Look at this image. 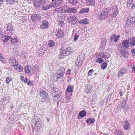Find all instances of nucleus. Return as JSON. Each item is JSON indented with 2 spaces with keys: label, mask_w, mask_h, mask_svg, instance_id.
I'll use <instances>...</instances> for the list:
<instances>
[{
  "label": "nucleus",
  "mask_w": 135,
  "mask_h": 135,
  "mask_svg": "<svg viewBox=\"0 0 135 135\" xmlns=\"http://www.w3.org/2000/svg\"><path fill=\"white\" fill-rule=\"evenodd\" d=\"M15 0H6V2L8 4H12L14 3Z\"/></svg>",
  "instance_id": "nucleus-37"
},
{
  "label": "nucleus",
  "mask_w": 135,
  "mask_h": 135,
  "mask_svg": "<svg viewBox=\"0 0 135 135\" xmlns=\"http://www.w3.org/2000/svg\"><path fill=\"white\" fill-rule=\"evenodd\" d=\"M131 47L135 46V37L130 40Z\"/></svg>",
  "instance_id": "nucleus-26"
},
{
  "label": "nucleus",
  "mask_w": 135,
  "mask_h": 135,
  "mask_svg": "<svg viewBox=\"0 0 135 135\" xmlns=\"http://www.w3.org/2000/svg\"><path fill=\"white\" fill-rule=\"evenodd\" d=\"M89 11V8H82L80 11V12L81 13H87Z\"/></svg>",
  "instance_id": "nucleus-25"
},
{
  "label": "nucleus",
  "mask_w": 135,
  "mask_h": 135,
  "mask_svg": "<svg viewBox=\"0 0 135 135\" xmlns=\"http://www.w3.org/2000/svg\"><path fill=\"white\" fill-rule=\"evenodd\" d=\"M133 0H128L127 3V6L128 7H129L132 3Z\"/></svg>",
  "instance_id": "nucleus-48"
},
{
  "label": "nucleus",
  "mask_w": 135,
  "mask_h": 135,
  "mask_svg": "<svg viewBox=\"0 0 135 135\" xmlns=\"http://www.w3.org/2000/svg\"><path fill=\"white\" fill-rule=\"evenodd\" d=\"M28 79L27 78L24 79L23 81L25 83H26L28 81Z\"/></svg>",
  "instance_id": "nucleus-58"
},
{
  "label": "nucleus",
  "mask_w": 135,
  "mask_h": 135,
  "mask_svg": "<svg viewBox=\"0 0 135 135\" xmlns=\"http://www.w3.org/2000/svg\"><path fill=\"white\" fill-rule=\"evenodd\" d=\"M115 133V135H123V133L119 130L117 131Z\"/></svg>",
  "instance_id": "nucleus-46"
},
{
  "label": "nucleus",
  "mask_w": 135,
  "mask_h": 135,
  "mask_svg": "<svg viewBox=\"0 0 135 135\" xmlns=\"http://www.w3.org/2000/svg\"><path fill=\"white\" fill-rule=\"evenodd\" d=\"M86 112L84 110L80 111L79 114V115L81 117V118L84 117L86 115Z\"/></svg>",
  "instance_id": "nucleus-27"
},
{
  "label": "nucleus",
  "mask_w": 135,
  "mask_h": 135,
  "mask_svg": "<svg viewBox=\"0 0 135 135\" xmlns=\"http://www.w3.org/2000/svg\"><path fill=\"white\" fill-rule=\"evenodd\" d=\"M27 84L28 85H31L32 84V82L31 81H28Z\"/></svg>",
  "instance_id": "nucleus-60"
},
{
  "label": "nucleus",
  "mask_w": 135,
  "mask_h": 135,
  "mask_svg": "<svg viewBox=\"0 0 135 135\" xmlns=\"http://www.w3.org/2000/svg\"><path fill=\"white\" fill-rule=\"evenodd\" d=\"M46 119H47V120L49 122V120H50V119L49 118H48V117H47L46 118Z\"/></svg>",
  "instance_id": "nucleus-63"
},
{
  "label": "nucleus",
  "mask_w": 135,
  "mask_h": 135,
  "mask_svg": "<svg viewBox=\"0 0 135 135\" xmlns=\"http://www.w3.org/2000/svg\"><path fill=\"white\" fill-rule=\"evenodd\" d=\"M72 51V50L71 47L66 48L61 52L60 54L59 55V57L60 59H62L64 58V56H67L70 54Z\"/></svg>",
  "instance_id": "nucleus-2"
},
{
  "label": "nucleus",
  "mask_w": 135,
  "mask_h": 135,
  "mask_svg": "<svg viewBox=\"0 0 135 135\" xmlns=\"http://www.w3.org/2000/svg\"><path fill=\"white\" fill-rule=\"evenodd\" d=\"M65 68L63 67H61L60 69H59L57 73V77L61 78L65 74Z\"/></svg>",
  "instance_id": "nucleus-3"
},
{
  "label": "nucleus",
  "mask_w": 135,
  "mask_h": 135,
  "mask_svg": "<svg viewBox=\"0 0 135 135\" xmlns=\"http://www.w3.org/2000/svg\"><path fill=\"white\" fill-rule=\"evenodd\" d=\"M107 65V64L106 63L104 62L102 64L101 67L103 69H104L106 68Z\"/></svg>",
  "instance_id": "nucleus-47"
},
{
  "label": "nucleus",
  "mask_w": 135,
  "mask_h": 135,
  "mask_svg": "<svg viewBox=\"0 0 135 135\" xmlns=\"http://www.w3.org/2000/svg\"><path fill=\"white\" fill-rule=\"evenodd\" d=\"M124 57L125 58H127L128 57V53L127 52H126L125 53H124Z\"/></svg>",
  "instance_id": "nucleus-54"
},
{
  "label": "nucleus",
  "mask_w": 135,
  "mask_h": 135,
  "mask_svg": "<svg viewBox=\"0 0 135 135\" xmlns=\"http://www.w3.org/2000/svg\"><path fill=\"white\" fill-rule=\"evenodd\" d=\"M12 80V78L10 77L7 76L6 78V82L7 84H8Z\"/></svg>",
  "instance_id": "nucleus-36"
},
{
  "label": "nucleus",
  "mask_w": 135,
  "mask_h": 135,
  "mask_svg": "<svg viewBox=\"0 0 135 135\" xmlns=\"http://www.w3.org/2000/svg\"><path fill=\"white\" fill-rule=\"evenodd\" d=\"M77 10L74 8H70L69 7L68 13H75L77 12Z\"/></svg>",
  "instance_id": "nucleus-28"
},
{
  "label": "nucleus",
  "mask_w": 135,
  "mask_h": 135,
  "mask_svg": "<svg viewBox=\"0 0 135 135\" xmlns=\"http://www.w3.org/2000/svg\"><path fill=\"white\" fill-rule=\"evenodd\" d=\"M75 18L76 17H75L71 16L68 18V21L69 23H72Z\"/></svg>",
  "instance_id": "nucleus-30"
},
{
  "label": "nucleus",
  "mask_w": 135,
  "mask_h": 135,
  "mask_svg": "<svg viewBox=\"0 0 135 135\" xmlns=\"http://www.w3.org/2000/svg\"><path fill=\"white\" fill-rule=\"evenodd\" d=\"M116 35L115 34H113V35H111L110 37V39L111 41H112L113 39L114 38L115 36Z\"/></svg>",
  "instance_id": "nucleus-50"
},
{
  "label": "nucleus",
  "mask_w": 135,
  "mask_h": 135,
  "mask_svg": "<svg viewBox=\"0 0 135 135\" xmlns=\"http://www.w3.org/2000/svg\"><path fill=\"white\" fill-rule=\"evenodd\" d=\"M134 23H135V17L129 16L128 17L126 25L127 27H129L131 25Z\"/></svg>",
  "instance_id": "nucleus-4"
},
{
  "label": "nucleus",
  "mask_w": 135,
  "mask_h": 135,
  "mask_svg": "<svg viewBox=\"0 0 135 135\" xmlns=\"http://www.w3.org/2000/svg\"><path fill=\"white\" fill-rule=\"evenodd\" d=\"M126 52V51L123 50H121L120 52L122 55L124 56V53H125Z\"/></svg>",
  "instance_id": "nucleus-52"
},
{
  "label": "nucleus",
  "mask_w": 135,
  "mask_h": 135,
  "mask_svg": "<svg viewBox=\"0 0 135 135\" xmlns=\"http://www.w3.org/2000/svg\"><path fill=\"white\" fill-rule=\"evenodd\" d=\"M135 8V5L134 4H132L131 6V8L132 9H134Z\"/></svg>",
  "instance_id": "nucleus-57"
},
{
  "label": "nucleus",
  "mask_w": 135,
  "mask_h": 135,
  "mask_svg": "<svg viewBox=\"0 0 135 135\" xmlns=\"http://www.w3.org/2000/svg\"><path fill=\"white\" fill-rule=\"evenodd\" d=\"M4 1V0H0V5L3 4V2Z\"/></svg>",
  "instance_id": "nucleus-59"
},
{
  "label": "nucleus",
  "mask_w": 135,
  "mask_h": 135,
  "mask_svg": "<svg viewBox=\"0 0 135 135\" xmlns=\"http://www.w3.org/2000/svg\"><path fill=\"white\" fill-rule=\"evenodd\" d=\"M87 3L91 6H94L95 5L94 1L93 0H87Z\"/></svg>",
  "instance_id": "nucleus-33"
},
{
  "label": "nucleus",
  "mask_w": 135,
  "mask_h": 135,
  "mask_svg": "<svg viewBox=\"0 0 135 135\" xmlns=\"http://www.w3.org/2000/svg\"><path fill=\"white\" fill-rule=\"evenodd\" d=\"M130 44V40H124L122 43L124 47L126 49H127L128 47H131Z\"/></svg>",
  "instance_id": "nucleus-9"
},
{
  "label": "nucleus",
  "mask_w": 135,
  "mask_h": 135,
  "mask_svg": "<svg viewBox=\"0 0 135 135\" xmlns=\"http://www.w3.org/2000/svg\"><path fill=\"white\" fill-rule=\"evenodd\" d=\"M64 32L62 30H59L56 36L59 38H61L64 36Z\"/></svg>",
  "instance_id": "nucleus-15"
},
{
  "label": "nucleus",
  "mask_w": 135,
  "mask_h": 135,
  "mask_svg": "<svg viewBox=\"0 0 135 135\" xmlns=\"http://www.w3.org/2000/svg\"><path fill=\"white\" fill-rule=\"evenodd\" d=\"M55 2L56 4L59 5L62 3V0H55Z\"/></svg>",
  "instance_id": "nucleus-43"
},
{
  "label": "nucleus",
  "mask_w": 135,
  "mask_h": 135,
  "mask_svg": "<svg viewBox=\"0 0 135 135\" xmlns=\"http://www.w3.org/2000/svg\"><path fill=\"white\" fill-rule=\"evenodd\" d=\"M124 129L127 130L129 129L130 127V123L127 121H126L124 122Z\"/></svg>",
  "instance_id": "nucleus-21"
},
{
  "label": "nucleus",
  "mask_w": 135,
  "mask_h": 135,
  "mask_svg": "<svg viewBox=\"0 0 135 135\" xmlns=\"http://www.w3.org/2000/svg\"><path fill=\"white\" fill-rule=\"evenodd\" d=\"M118 108L119 109H121L122 108L123 109H126V107L125 104L121 102H120L119 104Z\"/></svg>",
  "instance_id": "nucleus-19"
},
{
  "label": "nucleus",
  "mask_w": 135,
  "mask_h": 135,
  "mask_svg": "<svg viewBox=\"0 0 135 135\" xmlns=\"http://www.w3.org/2000/svg\"><path fill=\"white\" fill-rule=\"evenodd\" d=\"M11 43L14 45H16L17 42V39L16 38H12L11 37Z\"/></svg>",
  "instance_id": "nucleus-32"
},
{
  "label": "nucleus",
  "mask_w": 135,
  "mask_h": 135,
  "mask_svg": "<svg viewBox=\"0 0 135 135\" xmlns=\"http://www.w3.org/2000/svg\"><path fill=\"white\" fill-rule=\"evenodd\" d=\"M128 71V70L126 68H123L121 69L118 72L117 77L119 78L123 75L126 74Z\"/></svg>",
  "instance_id": "nucleus-5"
},
{
  "label": "nucleus",
  "mask_w": 135,
  "mask_h": 135,
  "mask_svg": "<svg viewBox=\"0 0 135 135\" xmlns=\"http://www.w3.org/2000/svg\"><path fill=\"white\" fill-rule=\"evenodd\" d=\"M93 70V69H91L89 71L88 73V75H91V73H92Z\"/></svg>",
  "instance_id": "nucleus-53"
},
{
  "label": "nucleus",
  "mask_w": 135,
  "mask_h": 135,
  "mask_svg": "<svg viewBox=\"0 0 135 135\" xmlns=\"http://www.w3.org/2000/svg\"><path fill=\"white\" fill-rule=\"evenodd\" d=\"M57 90V89L56 87L53 88L52 89L51 91L53 95L56 96L57 94H58Z\"/></svg>",
  "instance_id": "nucleus-17"
},
{
  "label": "nucleus",
  "mask_w": 135,
  "mask_h": 135,
  "mask_svg": "<svg viewBox=\"0 0 135 135\" xmlns=\"http://www.w3.org/2000/svg\"><path fill=\"white\" fill-rule=\"evenodd\" d=\"M79 23H80L84 24H88V20L86 18H85L80 21H79Z\"/></svg>",
  "instance_id": "nucleus-29"
},
{
  "label": "nucleus",
  "mask_w": 135,
  "mask_h": 135,
  "mask_svg": "<svg viewBox=\"0 0 135 135\" xmlns=\"http://www.w3.org/2000/svg\"><path fill=\"white\" fill-rule=\"evenodd\" d=\"M85 57V56L84 54L83 53H81L80 54L78 58L79 59H80V60H82V61H83V59Z\"/></svg>",
  "instance_id": "nucleus-34"
},
{
  "label": "nucleus",
  "mask_w": 135,
  "mask_h": 135,
  "mask_svg": "<svg viewBox=\"0 0 135 135\" xmlns=\"http://www.w3.org/2000/svg\"><path fill=\"white\" fill-rule=\"evenodd\" d=\"M11 38L10 36H6L4 39H3V41L4 42H7L8 41V40L9 39H11Z\"/></svg>",
  "instance_id": "nucleus-35"
},
{
  "label": "nucleus",
  "mask_w": 135,
  "mask_h": 135,
  "mask_svg": "<svg viewBox=\"0 0 135 135\" xmlns=\"http://www.w3.org/2000/svg\"><path fill=\"white\" fill-rule=\"evenodd\" d=\"M13 108V106H12V107H11V109H12Z\"/></svg>",
  "instance_id": "nucleus-64"
},
{
  "label": "nucleus",
  "mask_w": 135,
  "mask_h": 135,
  "mask_svg": "<svg viewBox=\"0 0 135 135\" xmlns=\"http://www.w3.org/2000/svg\"><path fill=\"white\" fill-rule=\"evenodd\" d=\"M120 37V36L119 35H117V36H115V37L114 38V42H117L118 40L119 39V38Z\"/></svg>",
  "instance_id": "nucleus-45"
},
{
  "label": "nucleus",
  "mask_w": 135,
  "mask_h": 135,
  "mask_svg": "<svg viewBox=\"0 0 135 135\" xmlns=\"http://www.w3.org/2000/svg\"><path fill=\"white\" fill-rule=\"evenodd\" d=\"M5 35H2V38H4V37H5Z\"/></svg>",
  "instance_id": "nucleus-62"
},
{
  "label": "nucleus",
  "mask_w": 135,
  "mask_h": 135,
  "mask_svg": "<svg viewBox=\"0 0 135 135\" xmlns=\"http://www.w3.org/2000/svg\"><path fill=\"white\" fill-rule=\"evenodd\" d=\"M42 126V123L38 121L35 124V126L37 127L38 129H40V128Z\"/></svg>",
  "instance_id": "nucleus-31"
},
{
  "label": "nucleus",
  "mask_w": 135,
  "mask_h": 135,
  "mask_svg": "<svg viewBox=\"0 0 135 135\" xmlns=\"http://www.w3.org/2000/svg\"><path fill=\"white\" fill-rule=\"evenodd\" d=\"M55 11L58 13H61L62 12V8L60 7V8H56L55 9Z\"/></svg>",
  "instance_id": "nucleus-40"
},
{
  "label": "nucleus",
  "mask_w": 135,
  "mask_h": 135,
  "mask_svg": "<svg viewBox=\"0 0 135 135\" xmlns=\"http://www.w3.org/2000/svg\"><path fill=\"white\" fill-rule=\"evenodd\" d=\"M31 70V67L29 65L27 66L25 68V72L27 73H30Z\"/></svg>",
  "instance_id": "nucleus-18"
},
{
  "label": "nucleus",
  "mask_w": 135,
  "mask_h": 135,
  "mask_svg": "<svg viewBox=\"0 0 135 135\" xmlns=\"http://www.w3.org/2000/svg\"><path fill=\"white\" fill-rule=\"evenodd\" d=\"M132 54L133 55H135V49H132L131 51Z\"/></svg>",
  "instance_id": "nucleus-55"
},
{
  "label": "nucleus",
  "mask_w": 135,
  "mask_h": 135,
  "mask_svg": "<svg viewBox=\"0 0 135 135\" xmlns=\"http://www.w3.org/2000/svg\"><path fill=\"white\" fill-rule=\"evenodd\" d=\"M118 11H115L112 13L111 15V17H115L118 14Z\"/></svg>",
  "instance_id": "nucleus-42"
},
{
  "label": "nucleus",
  "mask_w": 135,
  "mask_h": 135,
  "mask_svg": "<svg viewBox=\"0 0 135 135\" xmlns=\"http://www.w3.org/2000/svg\"><path fill=\"white\" fill-rule=\"evenodd\" d=\"M103 62V59L101 58H98L97 60V62L99 63H101Z\"/></svg>",
  "instance_id": "nucleus-49"
},
{
  "label": "nucleus",
  "mask_w": 135,
  "mask_h": 135,
  "mask_svg": "<svg viewBox=\"0 0 135 135\" xmlns=\"http://www.w3.org/2000/svg\"><path fill=\"white\" fill-rule=\"evenodd\" d=\"M77 1V0H69V3L72 5L76 4Z\"/></svg>",
  "instance_id": "nucleus-39"
},
{
  "label": "nucleus",
  "mask_w": 135,
  "mask_h": 135,
  "mask_svg": "<svg viewBox=\"0 0 135 135\" xmlns=\"http://www.w3.org/2000/svg\"><path fill=\"white\" fill-rule=\"evenodd\" d=\"M100 57L103 58L104 59L108 58L110 56V54L106 52H104L101 53L100 54Z\"/></svg>",
  "instance_id": "nucleus-13"
},
{
  "label": "nucleus",
  "mask_w": 135,
  "mask_h": 135,
  "mask_svg": "<svg viewBox=\"0 0 135 135\" xmlns=\"http://www.w3.org/2000/svg\"><path fill=\"white\" fill-rule=\"evenodd\" d=\"M4 28L5 29H7L5 31V33L6 34H8L9 32H11L13 30V25L10 23L4 26Z\"/></svg>",
  "instance_id": "nucleus-7"
},
{
  "label": "nucleus",
  "mask_w": 135,
  "mask_h": 135,
  "mask_svg": "<svg viewBox=\"0 0 135 135\" xmlns=\"http://www.w3.org/2000/svg\"><path fill=\"white\" fill-rule=\"evenodd\" d=\"M132 71L133 73L135 72V66H133L132 68Z\"/></svg>",
  "instance_id": "nucleus-56"
},
{
  "label": "nucleus",
  "mask_w": 135,
  "mask_h": 135,
  "mask_svg": "<svg viewBox=\"0 0 135 135\" xmlns=\"http://www.w3.org/2000/svg\"><path fill=\"white\" fill-rule=\"evenodd\" d=\"M42 0H36L34 2V6L36 7H38L41 4Z\"/></svg>",
  "instance_id": "nucleus-16"
},
{
  "label": "nucleus",
  "mask_w": 135,
  "mask_h": 135,
  "mask_svg": "<svg viewBox=\"0 0 135 135\" xmlns=\"http://www.w3.org/2000/svg\"><path fill=\"white\" fill-rule=\"evenodd\" d=\"M62 12L65 13L67 12L68 13L69 9V7L67 6H65L61 7Z\"/></svg>",
  "instance_id": "nucleus-22"
},
{
  "label": "nucleus",
  "mask_w": 135,
  "mask_h": 135,
  "mask_svg": "<svg viewBox=\"0 0 135 135\" xmlns=\"http://www.w3.org/2000/svg\"><path fill=\"white\" fill-rule=\"evenodd\" d=\"M79 36L78 35H77L75 36L74 38V42L76 41L79 38Z\"/></svg>",
  "instance_id": "nucleus-51"
},
{
  "label": "nucleus",
  "mask_w": 135,
  "mask_h": 135,
  "mask_svg": "<svg viewBox=\"0 0 135 135\" xmlns=\"http://www.w3.org/2000/svg\"><path fill=\"white\" fill-rule=\"evenodd\" d=\"M106 39L105 38H103L102 39V45H105L106 42Z\"/></svg>",
  "instance_id": "nucleus-44"
},
{
  "label": "nucleus",
  "mask_w": 135,
  "mask_h": 135,
  "mask_svg": "<svg viewBox=\"0 0 135 135\" xmlns=\"http://www.w3.org/2000/svg\"><path fill=\"white\" fill-rule=\"evenodd\" d=\"M18 72H20L23 70V68L18 63L13 67Z\"/></svg>",
  "instance_id": "nucleus-11"
},
{
  "label": "nucleus",
  "mask_w": 135,
  "mask_h": 135,
  "mask_svg": "<svg viewBox=\"0 0 135 135\" xmlns=\"http://www.w3.org/2000/svg\"><path fill=\"white\" fill-rule=\"evenodd\" d=\"M119 94L121 96H122V91H120L119 92Z\"/></svg>",
  "instance_id": "nucleus-61"
},
{
  "label": "nucleus",
  "mask_w": 135,
  "mask_h": 135,
  "mask_svg": "<svg viewBox=\"0 0 135 135\" xmlns=\"http://www.w3.org/2000/svg\"><path fill=\"white\" fill-rule=\"evenodd\" d=\"M94 121V119L92 118H91L89 119H88L86 120L87 123L90 124L93 123Z\"/></svg>",
  "instance_id": "nucleus-38"
},
{
  "label": "nucleus",
  "mask_w": 135,
  "mask_h": 135,
  "mask_svg": "<svg viewBox=\"0 0 135 135\" xmlns=\"http://www.w3.org/2000/svg\"><path fill=\"white\" fill-rule=\"evenodd\" d=\"M73 86L70 85L68 86L67 88V91L68 93H70V96H71L72 95V93L73 92Z\"/></svg>",
  "instance_id": "nucleus-14"
},
{
  "label": "nucleus",
  "mask_w": 135,
  "mask_h": 135,
  "mask_svg": "<svg viewBox=\"0 0 135 135\" xmlns=\"http://www.w3.org/2000/svg\"><path fill=\"white\" fill-rule=\"evenodd\" d=\"M40 94L41 97L46 98H47L48 93L44 91H40Z\"/></svg>",
  "instance_id": "nucleus-24"
},
{
  "label": "nucleus",
  "mask_w": 135,
  "mask_h": 135,
  "mask_svg": "<svg viewBox=\"0 0 135 135\" xmlns=\"http://www.w3.org/2000/svg\"><path fill=\"white\" fill-rule=\"evenodd\" d=\"M48 22L47 21H44L42 24L40 26V28L42 29H46L48 27Z\"/></svg>",
  "instance_id": "nucleus-12"
},
{
  "label": "nucleus",
  "mask_w": 135,
  "mask_h": 135,
  "mask_svg": "<svg viewBox=\"0 0 135 135\" xmlns=\"http://www.w3.org/2000/svg\"><path fill=\"white\" fill-rule=\"evenodd\" d=\"M83 61L82 60H80V59H78L76 61H75V65L77 67H79L82 65V64Z\"/></svg>",
  "instance_id": "nucleus-23"
},
{
  "label": "nucleus",
  "mask_w": 135,
  "mask_h": 135,
  "mask_svg": "<svg viewBox=\"0 0 135 135\" xmlns=\"http://www.w3.org/2000/svg\"><path fill=\"white\" fill-rule=\"evenodd\" d=\"M49 45L50 46L52 47L54 46L55 43L53 41H49Z\"/></svg>",
  "instance_id": "nucleus-41"
},
{
  "label": "nucleus",
  "mask_w": 135,
  "mask_h": 135,
  "mask_svg": "<svg viewBox=\"0 0 135 135\" xmlns=\"http://www.w3.org/2000/svg\"><path fill=\"white\" fill-rule=\"evenodd\" d=\"M85 91L87 93H90L93 91V89H92L91 86L89 85H87Z\"/></svg>",
  "instance_id": "nucleus-20"
},
{
  "label": "nucleus",
  "mask_w": 135,
  "mask_h": 135,
  "mask_svg": "<svg viewBox=\"0 0 135 135\" xmlns=\"http://www.w3.org/2000/svg\"><path fill=\"white\" fill-rule=\"evenodd\" d=\"M108 13L109 11L107 9L103 10L98 13L97 16L98 18L100 20L103 21L105 20L107 18Z\"/></svg>",
  "instance_id": "nucleus-1"
},
{
  "label": "nucleus",
  "mask_w": 135,
  "mask_h": 135,
  "mask_svg": "<svg viewBox=\"0 0 135 135\" xmlns=\"http://www.w3.org/2000/svg\"><path fill=\"white\" fill-rule=\"evenodd\" d=\"M56 5L54 4L53 3H52L48 4L42 6V9L44 10H47L50 8H55Z\"/></svg>",
  "instance_id": "nucleus-6"
},
{
  "label": "nucleus",
  "mask_w": 135,
  "mask_h": 135,
  "mask_svg": "<svg viewBox=\"0 0 135 135\" xmlns=\"http://www.w3.org/2000/svg\"><path fill=\"white\" fill-rule=\"evenodd\" d=\"M41 17L39 14H34L31 16V19L33 21H36L40 20Z\"/></svg>",
  "instance_id": "nucleus-8"
},
{
  "label": "nucleus",
  "mask_w": 135,
  "mask_h": 135,
  "mask_svg": "<svg viewBox=\"0 0 135 135\" xmlns=\"http://www.w3.org/2000/svg\"><path fill=\"white\" fill-rule=\"evenodd\" d=\"M9 62L11 66L14 67L15 65L17 64L18 62L15 59L13 58H10L9 60Z\"/></svg>",
  "instance_id": "nucleus-10"
}]
</instances>
